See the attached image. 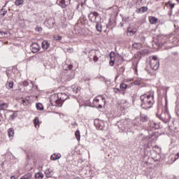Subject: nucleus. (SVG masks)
Returning <instances> with one entry per match:
<instances>
[{"label": "nucleus", "instance_id": "1", "mask_svg": "<svg viewBox=\"0 0 179 179\" xmlns=\"http://www.w3.org/2000/svg\"><path fill=\"white\" fill-rule=\"evenodd\" d=\"M140 100L141 101L140 105L141 108L149 110V108H152L153 104H155V95L153 93L149 94H145L140 96Z\"/></svg>", "mask_w": 179, "mask_h": 179}, {"label": "nucleus", "instance_id": "2", "mask_svg": "<svg viewBox=\"0 0 179 179\" xmlns=\"http://www.w3.org/2000/svg\"><path fill=\"white\" fill-rule=\"evenodd\" d=\"M68 99V96L65 93L58 92L57 94H54L50 96V103L52 106H55L57 107H62V103L65 100Z\"/></svg>", "mask_w": 179, "mask_h": 179}, {"label": "nucleus", "instance_id": "3", "mask_svg": "<svg viewBox=\"0 0 179 179\" xmlns=\"http://www.w3.org/2000/svg\"><path fill=\"white\" fill-rule=\"evenodd\" d=\"M149 58L150 68L154 71H157L160 66L159 59H157V57L156 56H150Z\"/></svg>", "mask_w": 179, "mask_h": 179}, {"label": "nucleus", "instance_id": "4", "mask_svg": "<svg viewBox=\"0 0 179 179\" xmlns=\"http://www.w3.org/2000/svg\"><path fill=\"white\" fill-rule=\"evenodd\" d=\"M89 20L92 23H98L101 21V16L97 12H92L88 15Z\"/></svg>", "mask_w": 179, "mask_h": 179}, {"label": "nucleus", "instance_id": "5", "mask_svg": "<svg viewBox=\"0 0 179 179\" xmlns=\"http://www.w3.org/2000/svg\"><path fill=\"white\" fill-rule=\"evenodd\" d=\"M136 121L139 124H143V122L149 121V117H148V115L141 113L139 117H136Z\"/></svg>", "mask_w": 179, "mask_h": 179}, {"label": "nucleus", "instance_id": "6", "mask_svg": "<svg viewBox=\"0 0 179 179\" xmlns=\"http://www.w3.org/2000/svg\"><path fill=\"white\" fill-rule=\"evenodd\" d=\"M100 100H101L103 104H106V99L101 96H99V99L95 98L93 101V104H94V106H98V108H103V105H101V103H99Z\"/></svg>", "mask_w": 179, "mask_h": 179}, {"label": "nucleus", "instance_id": "7", "mask_svg": "<svg viewBox=\"0 0 179 179\" xmlns=\"http://www.w3.org/2000/svg\"><path fill=\"white\" fill-rule=\"evenodd\" d=\"M57 3L62 8H66L71 4V0H57Z\"/></svg>", "mask_w": 179, "mask_h": 179}, {"label": "nucleus", "instance_id": "8", "mask_svg": "<svg viewBox=\"0 0 179 179\" xmlns=\"http://www.w3.org/2000/svg\"><path fill=\"white\" fill-rule=\"evenodd\" d=\"M94 124L96 129H99L100 131H104V129H106V127L104 126V122L103 121H99L98 122H95Z\"/></svg>", "mask_w": 179, "mask_h": 179}, {"label": "nucleus", "instance_id": "9", "mask_svg": "<svg viewBox=\"0 0 179 179\" xmlns=\"http://www.w3.org/2000/svg\"><path fill=\"white\" fill-rule=\"evenodd\" d=\"M31 50L33 54H36V52H38V51H40V46L36 43H32L31 45Z\"/></svg>", "mask_w": 179, "mask_h": 179}, {"label": "nucleus", "instance_id": "10", "mask_svg": "<svg viewBox=\"0 0 179 179\" xmlns=\"http://www.w3.org/2000/svg\"><path fill=\"white\" fill-rule=\"evenodd\" d=\"M99 54H100L99 52H96L94 50L90 52V57H93V61H94V62H97L99 61Z\"/></svg>", "mask_w": 179, "mask_h": 179}, {"label": "nucleus", "instance_id": "11", "mask_svg": "<svg viewBox=\"0 0 179 179\" xmlns=\"http://www.w3.org/2000/svg\"><path fill=\"white\" fill-rule=\"evenodd\" d=\"M134 85H135V81L131 82L130 85H128L122 83L120 84V90H125V89H128V87H131V86H133Z\"/></svg>", "mask_w": 179, "mask_h": 179}, {"label": "nucleus", "instance_id": "12", "mask_svg": "<svg viewBox=\"0 0 179 179\" xmlns=\"http://www.w3.org/2000/svg\"><path fill=\"white\" fill-rule=\"evenodd\" d=\"M127 36H132L135 34V28L134 27H130L127 29Z\"/></svg>", "mask_w": 179, "mask_h": 179}, {"label": "nucleus", "instance_id": "13", "mask_svg": "<svg viewBox=\"0 0 179 179\" xmlns=\"http://www.w3.org/2000/svg\"><path fill=\"white\" fill-rule=\"evenodd\" d=\"M70 89L72 90L73 93L75 94H77V93H79L80 92V87L76 86V85H71Z\"/></svg>", "mask_w": 179, "mask_h": 179}, {"label": "nucleus", "instance_id": "14", "mask_svg": "<svg viewBox=\"0 0 179 179\" xmlns=\"http://www.w3.org/2000/svg\"><path fill=\"white\" fill-rule=\"evenodd\" d=\"M45 177H47V178H51V177H52V176H54V173L50 169H48L45 171Z\"/></svg>", "mask_w": 179, "mask_h": 179}, {"label": "nucleus", "instance_id": "15", "mask_svg": "<svg viewBox=\"0 0 179 179\" xmlns=\"http://www.w3.org/2000/svg\"><path fill=\"white\" fill-rule=\"evenodd\" d=\"M136 45L138 47V50L137 51V57H139V55H143L145 54V52L143 50L141 49V47H142V45L141 43H136Z\"/></svg>", "mask_w": 179, "mask_h": 179}, {"label": "nucleus", "instance_id": "16", "mask_svg": "<svg viewBox=\"0 0 179 179\" xmlns=\"http://www.w3.org/2000/svg\"><path fill=\"white\" fill-rule=\"evenodd\" d=\"M61 154H57V153H54L53 155H51L50 157V160H58V159H61Z\"/></svg>", "mask_w": 179, "mask_h": 179}, {"label": "nucleus", "instance_id": "17", "mask_svg": "<svg viewBox=\"0 0 179 179\" xmlns=\"http://www.w3.org/2000/svg\"><path fill=\"white\" fill-rule=\"evenodd\" d=\"M42 48L43 50H48L50 48V43L47 41H43L42 42Z\"/></svg>", "mask_w": 179, "mask_h": 179}, {"label": "nucleus", "instance_id": "18", "mask_svg": "<svg viewBox=\"0 0 179 179\" xmlns=\"http://www.w3.org/2000/svg\"><path fill=\"white\" fill-rule=\"evenodd\" d=\"M97 31H103V26L101 22H95Z\"/></svg>", "mask_w": 179, "mask_h": 179}, {"label": "nucleus", "instance_id": "19", "mask_svg": "<svg viewBox=\"0 0 179 179\" xmlns=\"http://www.w3.org/2000/svg\"><path fill=\"white\" fill-rule=\"evenodd\" d=\"M149 126L151 127V128H155V129H159V124L155 122H150L148 123Z\"/></svg>", "mask_w": 179, "mask_h": 179}, {"label": "nucleus", "instance_id": "20", "mask_svg": "<svg viewBox=\"0 0 179 179\" xmlns=\"http://www.w3.org/2000/svg\"><path fill=\"white\" fill-rule=\"evenodd\" d=\"M8 107H9V105L6 103H0V110L2 111H5Z\"/></svg>", "mask_w": 179, "mask_h": 179}, {"label": "nucleus", "instance_id": "21", "mask_svg": "<svg viewBox=\"0 0 179 179\" xmlns=\"http://www.w3.org/2000/svg\"><path fill=\"white\" fill-rule=\"evenodd\" d=\"M137 13H145V12H148V8L143 6L136 10Z\"/></svg>", "mask_w": 179, "mask_h": 179}, {"label": "nucleus", "instance_id": "22", "mask_svg": "<svg viewBox=\"0 0 179 179\" xmlns=\"http://www.w3.org/2000/svg\"><path fill=\"white\" fill-rule=\"evenodd\" d=\"M34 124L35 125V127L40 128V120H38V117H36L34 119Z\"/></svg>", "mask_w": 179, "mask_h": 179}, {"label": "nucleus", "instance_id": "23", "mask_svg": "<svg viewBox=\"0 0 179 179\" xmlns=\"http://www.w3.org/2000/svg\"><path fill=\"white\" fill-rule=\"evenodd\" d=\"M6 87L8 90L12 89V87H13V80L8 81L6 84Z\"/></svg>", "mask_w": 179, "mask_h": 179}, {"label": "nucleus", "instance_id": "24", "mask_svg": "<svg viewBox=\"0 0 179 179\" xmlns=\"http://www.w3.org/2000/svg\"><path fill=\"white\" fill-rule=\"evenodd\" d=\"M8 134L9 138H13V135H15V129H13V128L8 129Z\"/></svg>", "mask_w": 179, "mask_h": 179}, {"label": "nucleus", "instance_id": "25", "mask_svg": "<svg viewBox=\"0 0 179 179\" xmlns=\"http://www.w3.org/2000/svg\"><path fill=\"white\" fill-rule=\"evenodd\" d=\"M15 6H22L24 3V0H15L14 2Z\"/></svg>", "mask_w": 179, "mask_h": 179}, {"label": "nucleus", "instance_id": "26", "mask_svg": "<svg viewBox=\"0 0 179 179\" xmlns=\"http://www.w3.org/2000/svg\"><path fill=\"white\" fill-rule=\"evenodd\" d=\"M149 20L151 24H156V23L157 22V18H156V17H150Z\"/></svg>", "mask_w": 179, "mask_h": 179}, {"label": "nucleus", "instance_id": "27", "mask_svg": "<svg viewBox=\"0 0 179 179\" xmlns=\"http://www.w3.org/2000/svg\"><path fill=\"white\" fill-rule=\"evenodd\" d=\"M36 179H43L44 178V174L43 173L38 172L35 174Z\"/></svg>", "mask_w": 179, "mask_h": 179}, {"label": "nucleus", "instance_id": "28", "mask_svg": "<svg viewBox=\"0 0 179 179\" xmlns=\"http://www.w3.org/2000/svg\"><path fill=\"white\" fill-rule=\"evenodd\" d=\"M36 107L37 110H39V111H43V110H44V106H43L42 103H36Z\"/></svg>", "mask_w": 179, "mask_h": 179}, {"label": "nucleus", "instance_id": "29", "mask_svg": "<svg viewBox=\"0 0 179 179\" xmlns=\"http://www.w3.org/2000/svg\"><path fill=\"white\" fill-rule=\"evenodd\" d=\"M75 136L77 141L79 142V141H80V131L79 130H76Z\"/></svg>", "mask_w": 179, "mask_h": 179}, {"label": "nucleus", "instance_id": "30", "mask_svg": "<svg viewBox=\"0 0 179 179\" xmlns=\"http://www.w3.org/2000/svg\"><path fill=\"white\" fill-rule=\"evenodd\" d=\"M31 176H32L31 173H28L24 175L23 176H22L20 178V179H30V178H31Z\"/></svg>", "mask_w": 179, "mask_h": 179}, {"label": "nucleus", "instance_id": "31", "mask_svg": "<svg viewBox=\"0 0 179 179\" xmlns=\"http://www.w3.org/2000/svg\"><path fill=\"white\" fill-rule=\"evenodd\" d=\"M53 38L56 40L57 41H60V40H62V36L59 35L54 36Z\"/></svg>", "mask_w": 179, "mask_h": 179}, {"label": "nucleus", "instance_id": "32", "mask_svg": "<svg viewBox=\"0 0 179 179\" xmlns=\"http://www.w3.org/2000/svg\"><path fill=\"white\" fill-rule=\"evenodd\" d=\"M29 100L28 99H22V104H23V106H29Z\"/></svg>", "mask_w": 179, "mask_h": 179}, {"label": "nucleus", "instance_id": "33", "mask_svg": "<svg viewBox=\"0 0 179 179\" xmlns=\"http://www.w3.org/2000/svg\"><path fill=\"white\" fill-rule=\"evenodd\" d=\"M17 117V114H16L15 113H14L13 115H10V120H11L12 121H13V120H15V118Z\"/></svg>", "mask_w": 179, "mask_h": 179}, {"label": "nucleus", "instance_id": "34", "mask_svg": "<svg viewBox=\"0 0 179 179\" xmlns=\"http://www.w3.org/2000/svg\"><path fill=\"white\" fill-rule=\"evenodd\" d=\"M114 57H110V61L109 62V65H110V66H114V59H113Z\"/></svg>", "mask_w": 179, "mask_h": 179}, {"label": "nucleus", "instance_id": "35", "mask_svg": "<svg viewBox=\"0 0 179 179\" xmlns=\"http://www.w3.org/2000/svg\"><path fill=\"white\" fill-rule=\"evenodd\" d=\"M6 13H8V10H3V9H1V16H5V15H6Z\"/></svg>", "mask_w": 179, "mask_h": 179}, {"label": "nucleus", "instance_id": "36", "mask_svg": "<svg viewBox=\"0 0 179 179\" xmlns=\"http://www.w3.org/2000/svg\"><path fill=\"white\" fill-rule=\"evenodd\" d=\"M35 30H36V31L41 32V31H43V28H42V27H36L35 28Z\"/></svg>", "mask_w": 179, "mask_h": 179}, {"label": "nucleus", "instance_id": "37", "mask_svg": "<svg viewBox=\"0 0 179 179\" xmlns=\"http://www.w3.org/2000/svg\"><path fill=\"white\" fill-rule=\"evenodd\" d=\"M124 71H125V68L124 66L120 67V72L124 73Z\"/></svg>", "mask_w": 179, "mask_h": 179}, {"label": "nucleus", "instance_id": "38", "mask_svg": "<svg viewBox=\"0 0 179 179\" xmlns=\"http://www.w3.org/2000/svg\"><path fill=\"white\" fill-rule=\"evenodd\" d=\"M136 3L138 5H143V3H142V0H136Z\"/></svg>", "mask_w": 179, "mask_h": 179}, {"label": "nucleus", "instance_id": "39", "mask_svg": "<svg viewBox=\"0 0 179 179\" xmlns=\"http://www.w3.org/2000/svg\"><path fill=\"white\" fill-rule=\"evenodd\" d=\"M178 158H179V153H177L176 155V157H175L174 159H173V162H176V160H178Z\"/></svg>", "mask_w": 179, "mask_h": 179}, {"label": "nucleus", "instance_id": "40", "mask_svg": "<svg viewBox=\"0 0 179 179\" xmlns=\"http://www.w3.org/2000/svg\"><path fill=\"white\" fill-rule=\"evenodd\" d=\"M28 85H29V82H27V81L23 82V86L27 87Z\"/></svg>", "mask_w": 179, "mask_h": 179}, {"label": "nucleus", "instance_id": "41", "mask_svg": "<svg viewBox=\"0 0 179 179\" xmlns=\"http://www.w3.org/2000/svg\"><path fill=\"white\" fill-rule=\"evenodd\" d=\"M72 68H73V66H72V64L68 65V69H72Z\"/></svg>", "mask_w": 179, "mask_h": 179}, {"label": "nucleus", "instance_id": "42", "mask_svg": "<svg viewBox=\"0 0 179 179\" xmlns=\"http://www.w3.org/2000/svg\"><path fill=\"white\" fill-rule=\"evenodd\" d=\"M73 16V14L71 13V14L69 15V19H72Z\"/></svg>", "mask_w": 179, "mask_h": 179}, {"label": "nucleus", "instance_id": "43", "mask_svg": "<svg viewBox=\"0 0 179 179\" xmlns=\"http://www.w3.org/2000/svg\"><path fill=\"white\" fill-rule=\"evenodd\" d=\"M114 92H115V93H117V92H120V89L115 88Z\"/></svg>", "mask_w": 179, "mask_h": 179}, {"label": "nucleus", "instance_id": "44", "mask_svg": "<svg viewBox=\"0 0 179 179\" xmlns=\"http://www.w3.org/2000/svg\"><path fill=\"white\" fill-rule=\"evenodd\" d=\"M135 85H141V82L140 81H135Z\"/></svg>", "mask_w": 179, "mask_h": 179}, {"label": "nucleus", "instance_id": "45", "mask_svg": "<svg viewBox=\"0 0 179 179\" xmlns=\"http://www.w3.org/2000/svg\"><path fill=\"white\" fill-rule=\"evenodd\" d=\"M69 77V76H66V79H67V80H71V79H72V77L68 78Z\"/></svg>", "mask_w": 179, "mask_h": 179}, {"label": "nucleus", "instance_id": "46", "mask_svg": "<svg viewBox=\"0 0 179 179\" xmlns=\"http://www.w3.org/2000/svg\"><path fill=\"white\" fill-rule=\"evenodd\" d=\"M2 118H3L2 114H0V122L2 121V120H1Z\"/></svg>", "mask_w": 179, "mask_h": 179}, {"label": "nucleus", "instance_id": "47", "mask_svg": "<svg viewBox=\"0 0 179 179\" xmlns=\"http://www.w3.org/2000/svg\"><path fill=\"white\" fill-rule=\"evenodd\" d=\"M171 8H174V4H171Z\"/></svg>", "mask_w": 179, "mask_h": 179}, {"label": "nucleus", "instance_id": "48", "mask_svg": "<svg viewBox=\"0 0 179 179\" xmlns=\"http://www.w3.org/2000/svg\"><path fill=\"white\" fill-rule=\"evenodd\" d=\"M136 72H138V70H136V68L135 69V73H136Z\"/></svg>", "mask_w": 179, "mask_h": 179}, {"label": "nucleus", "instance_id": "49", "mask_svg": "<svg viewBox=\"0 0 179 179\" xmlns=\"http://www.w3.org/2000/svg\"><path fill=\"white\" fill-rule=\"evenodd\" d=\"M133 69H134V71H135V66H133Z\"/></svg>", "mask_w": 179, "mask_h": 179}, {"label": "nucleus", "instance_id": "50", "mask_svg": "<svg viewBox=\"0 0 179 179\" xmlns=\"http://www.w3.org/2000/svg\"><path fill=\"white\" fill-rule=\"evenodd\" d=\"M118 78V76H116V78H115V80H117V78Z\"/></svg>", "mask_w": 179, "mask_h": 179}, {"label": "nucleus", "instance_id": "51", "mask_svg": "<svg viewBox=\"0 0 179 179\" xmlns=\"http://www.w3.org/2000/svg\"><path fill=\"white\" fill-rule=\"evenodd\" d=\"M176 2H178L179 3V0H176Z\"/></svg>", "mask_w": 179, "mask_h": 179}, {"label": "nucleus", "instance_id": "52", "mask_svg": "<svg viewBox=\"0 0 179 179\" xmlns=\"http://www.w3.org/2000/svg\"><path fill=\"white\" fill-rule=\"evenodd\" d=\"M157 116H158V117H159V113H157Z\"/></svg>", "mask_w": 179, "mask_h": 179}, {"label": "nucleus", "instance_id": "53", "mask_svg": "<svg viewBox=\"0 0 179 179\" xmlns=\"http://www.w3.org/2000/svg\"><path fill=\"white\" fill-rule=\"evenodd\" d=\"M52 24H54V23H55V22H52Z\"/></svg>", "mask_w": 179, "mask_h": 179}, {"label": "nucleus", "instance_id": "54", "mask_svg": "<svg viewBox=\"0 0 179 179\" xmlns=\"http://www.w3.org/2000/svg\"><path fill=\"white\" fill-rule=\"evenodd\" d=\"M50 20H53L52 18H51Z\"/></svg>", "mask_w": 179, "mask_h": 179}, {"label": "nucleus", "instance_id": "55", "mask_svg": "<svg viewBox=\"0 0 179 179\" xmlns=\"http://www.w3.org/2000/svg\"><path fill=\"white\" fill-rule=\"evenodd\" d=\"M0 33H2V32L0 31Z\"/></svg>", "mask_w": 179, "mask_h": 179}]
</instances>
